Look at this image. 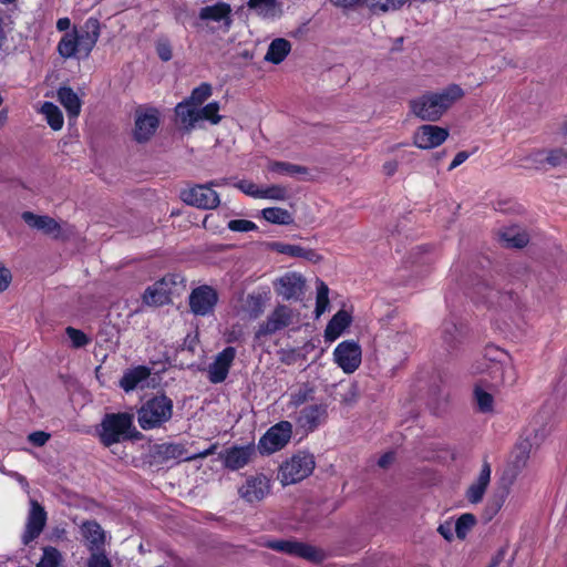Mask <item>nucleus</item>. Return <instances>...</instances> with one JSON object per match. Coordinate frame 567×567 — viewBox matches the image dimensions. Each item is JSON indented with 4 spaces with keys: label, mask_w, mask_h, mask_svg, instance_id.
Instances as JSON below:
<instances>
[{
    "label": "nucleus",
    "mask_w": 567,
    "mask_h": 567,
    "mask_svg": "<svg viewBox=\"0 0 567 567\" xmlns=\"http://www.w3.org/2000/svg\"><path fill=\"white\" fill-rule=\"evenodd\" d=\"M173 400L165 394L147 399L137 410V422L144 431L162 427L173 416Z\"/></svg>",
    "instance_id": "nucleus-4"
},
{
    "label": "nucleus",
    "mask_w": 567,
    "mask_h": 567,
    "mask_svg": "<svg viewBox=\"0 0 567 567\" xmlns=\"http://www.w3.org/2000/svg\"><path fill=\"white\" fill-rule=\"evenodd\" d=\"M291 50V44L284 38L275 39L268 48L265 60L274 64L281 63Z\"/></svg>",
    "instance_id": "nucleus-31"
},
{
    "label": "nucleus",
    "mask_w": 567,
    "mask_h": 567,
    "mask_svg": "<svg viewBox=\"0 0 567 567\" xmlns=\"http://www.w3.org/2000/svg\"><path fill=\"white\" fill-rule=\"evenodd\" d=\"M275 291L286 300H298L301 298L306 287L302 275L290 271L279 277L274 282Z\"/></svg>",
    "instance_id": "nucleus-12"
},
{
    "label": "nucleus",
    "mask_w": 567,
    "mask_h": 567,
    "mask_svg": "<svg viewBox=\"0 0 567 567\" xmlns=\"http://www.w3.org/2000/svg\"><path fill=\"white\" fill-rule=\"evenodd\" d=\"M334 361L346 372H354L361 363V348L354 341H343L333 352Z\"/></svg>",
    "instance_id": "nucleus-14"
},
{
    "label": "nucleus",
    "mask_w": 567,
    "mask_h": 567,
    "mask_svg": "<svg viewBox=\"0 0 567 567\" xmlns=\"http://www.w3.org/2000/svg\"><path fill=\"white\" fill-rule=\"evenodd\" d=\"M231 12L230 6L224 2H218L214 6H207L200 9L199 18L202 20L225 21L226 24L230 23L229 14Z\"/></svg>",
    "instance_id": "nucleus-30"
},
{
    "label": "nucleus",
    "mask_w": 567,
    "mask_h": 567,
    "mask_svg": "<svg viewBox=\"0 0 567 567\" xmlns=\"http://www.w3.org/2000/svg\"><path fill=\"white\" fill-rule=\"evenodd\" d=\"M41 113L45 116L48 124L52 130L59 131L63 126V115L60 109L52 102H44L41 106Z\"/></svg>",
    "instance_id": "nucleus-40"
},
{
    "label": "nucleus",
    "mask_w": 567,
    "mask_h": 567,
    "mask_svg": "<svg viewBox=\"0 0 567 567\" xmlns=\"http://www.w3.org/2000/svg\"><path fill=\"white\" fill-rule=\"evenodd\" d=\"M544 439V434H542L540 436L538 435V433L536 432L534 434L533 437H530L529 435L522 440L517 445H516V463L519 464H524L526 462V460L528 458L529 456V453H530V450L534 445L538 446L540 441Z\"/></svg>",
    "instance_id": "nucleus-42"
},
{
    "label": "nucleus",
    "mask_w": 567,
    "mask_h": 567,
    "mask_svg": "<svg viewBox=\"0 0 567 567\" xmlns=\"http://www.w3.org/2000/svg\"><path fill=\"white\" fill-rule=\"evenodd\" d=\"M219 104L217 102L208 103L206 106L198 109V122L207 120L212 124H217L220 121L218 115Z\"/></svg>",
    "instance_id": "nucleus-51"
},
{
    "label": "nucleus",
    "mask_w": 567,
    "mask_h": 567,
    "mask_svg": "<svg viewBox=\"0 0 567 567\" xmlns=\"http://www.w3.org/2000/svg\"><path fill=\"white\" fill-rule=\"evenodd\" d=\"M216 445H212L209 449L195 454V455H186V451L184 445L178 443H163L156 445L155 447V457L159 462H168L171 460H183V461H192L197 457H206L214 453Z\"/></svg>",
    "instance_id": "nucleus-16"
},
{
    "label": "nucleus",
    "mask_w": 567,
    "mask_h": 567,
    "mask_svg": "<svg viewBox=\"0 0 567 567\" xmlns=\"http://www.w3.org/2000/svg\"><path fill=\"white\" fill-rule=\"evenodd\" d=\"M546 163L553 167L567 163V153L561 148L546 151Z\"/></svg>",
    "instance_id": "nucleus-54"
},
{
    "label": "nucleus",
    "mask_w": 567,
    "mask_h": 567,
    "mask_svg": "<svg viewBox=\"0 0 567 567\" xmlns=\"http://www.w3.org/2000/svg\"><path fill=\"white\" fill-rule=\"evenodd\" d=\"M506 497L505 491H501L499 493H495L487 502L483 517L486 522L492 520V518L499 512L502 506L504 505Z\"/></svg>",
    "instance_id": "nucleus-44"
},
{
    "label": "nucleus",
    "mask_w": 567,
    "mask_h": 567,
    "mask_svg": "<svg viewBox=\"0 0 567 567\" xmlns=\"http://www.w3.org/2000/svg\"><path fill=\"white\" fill-rule=\"evenodd\" d=\"M468 156H470V154L465 151L458 152L455 155L452 163L450 164L449 171H452V169L456 168L457 166H460L461 164H463L468 158Z\"/></svg>",
    "instance_id": "nucleus-62"
},
{
    "label": "nucleus",
    "mask_w": 567,
    "mask_h": 567,
    "mask_svg": "<svg viewBox=\"0 0 567 567\" xmlns=\"http://www.w3.org/2000/svg\"><path fill=\"white\" fill-rule=\"evenodd\" d=\"M276 0H250V9L258 11L259 14L265 17H272L275 14Z\"/></svg>",
    "instance_id": "nucleus-52"
},
{
    "label": "nucleus",
    "mask_w": 567,
    "mask_h": 567,
    "mask_svg": "<svg viewBox=\"0 0 567 567\" xmlns=\"http://www.w3.org/2000/svg\"><path fill=\"white\" fill-rule=\"evenodd\" d=\"M157 54L163 61H169L173 56L172 49L168 42H159L156 47Z\"/></svg>",
    "instance_id": "nucleus-58"
},
{
    "label": "nucleus",
    "mask_w": 567,
    "mask_h": 567,
    "mask_svg": "<svg viewBox=\"0 0 567 567\" xmlns=\"http://www.w3.org/2000/svg\"><path fill=\"white\" fill-rule=\"evenodd\" d=\"M182 199L192 206L213 209L219 205L218 194L208 185H196L182 192Z\"/></svg>",
    "instance_id": "nucleus-11"
},
{
    "label": "nucleus",
    "mask_w": 567,
    "mask_h": 567,
    "mask_svg": "<svg viewBox=\"0 0 567 567\" xmlns=\"http://www.w3.org/2000/svg\"><path fill=\"white\" fill-rule=\"evenodd\" d=\"M295 313L293 310L286 306L279 305L268 316L267 320L260 326L256 333V337L272 334L280 331L293 323Z\"/></svg>",
    "instance_id": "nucleus-13"
},
{
    "label": "nucleus",
    "mask_w": 567,
    "mask_h": 567,
    "mask_svg": "<svg viewBox=\"0 0 567 567\" xmlns=\"http://www.w3.org/2000/svg\"><path fill=\"white\" fill-rule=\"evenodd\" d=\"M86 567H112L111 560L104 550L91 553Z\"/></svg>",
    "instance_id": "nucleus-55"
},
{
    "label": "nucleus",
    "mask_w": 567,
    "mask_h": 567,
    "mask_svg": "<svg viewBox=\"0 0 567 567\" xmlns=\"http://www.w3.org/2000/svg\"><path fill=\"white\" fill-rule=\"evenodd\" d=\"M60 563V551L56 548L49 546L43 549V555L37 567H59Z\"/></svg>",
    "instance_id": "nucleus-50"
},
{
    "label": "nucleus",
    "mask_w": 567,
    "mask_h": 567,
    "mask_svg": "<svg viewBox=\"0 0 567 567\" xmlns=\"http://www.w3.org/2000/svg\"><path fill=\"white\" fill-rule=\"evenodd\" d=\"M329 306V288L319 280L317 286L316 316L320 317Z\"/></svg>",
    "instance_id": "nucleus-47"
},
{
    "label": "nucleus",
    "mask_w": 567,
    "mask_h": 567,
    "mask_svg": "<svg viewBox=\"0 0 567 567\" xmlns=\"http://www.w3.org/2000/svg\"><path fill=\"white\" fill-rule=\"evenodd\" d=\"M474 290L489 307L512 310L517 306L518 297L512 290L502 291L485 281L478 282Z\"/></svg>",
    "instance_id": "nucleus-9"
},
{
    "label": "nucleus",
    "mask_w": 567,
    "mask_h": 567,
    "mask_svg": "<svg viewBox=\"0 0 567 567\" xmlns=\"http://www.w3.org/2000/svg\"><path fill=\"white\" fill-rule=\"evenodd\" d=\"M270 295L271 291L269 287H262L260 290L254 292V295H250V301L254 302V308L250 309V312L258 316L262 311L265 305L270 300Z\"/></svg>",
    "instance_id": "nucleus-48"
},
{
    "label": "nucleus",
    "mask_w": 567,
    "mask_h": 567,
    "mask_svg": "<svg viewBox=\"0 0 567 567\" xmlns=\"http://www.w3.org/2000/svg\"><path fill=\"white\" fill-rule=\"evenodd\" d=\"M164 282H155L147 287L143 293V302L151 307H159L172 301V290L163 289Z\"/></svg>",
    "instance_id": "nucleus-26"
},
{
    "label": "nucleus",
    "mask_w": 567,
    "mask_h": 567,
    "mask_svg": "<svg viewBox=\"0 0 567 567\" xmlns=\"http://www.w3.org/2000/svg\"><path fill=\"white\" fill-rule=\"evenodd\" d=\"M266 249L284 254L293 258H302L312 264H318L322 260V256L315 249L303 248L299 245H290L281 241H269L264 244Z\"/></svg>",
    "instance_id": "nucleus-19"
},
{
    "label": "nucleus",
    "mask_w": 567,
    "mask_h": 567,
    "mask_svg": "<svg viewBox=\"0 0 567 567\" xmlns=\"http://www.w3.org/2000/svg\"><path fill=\"white\" fill-rule=\"evenodd\" d=\"M58 100L65 107L70 117H76L81 112V101L78 94L69 86L58 90Z\"/></svg>",
    "instance_id": "nucleus-28"
},
{
    "label": "nucleus",
    "mask_w": 567,
    "mask_h": 567,
    "mask_svg": "<svg viewBox=\"0 0 567 567\" xmlns=\"http://www.w3.org/2000/svg\"><path fill=\"white\" fill-rule=\"evenodd\" d=\"M188 302L190 311L195 316L205 317L214 312L218 302V293L213 287L203 285L192 290Z\"/></svg>",
    "instance_id": "nucleus-10"
},
{
    "label": "nucleus",
    "mask_w": 567,
    "mask_h": 567,
    "mask_svg": "<svg viewBox=\"0 0 567 567\" xmlns=\"http://www.w3.org/2000/svg\"><path fill=\"white\" fill-rule=\"evenodd\" d=\"M66 336L70 338L74 348H83L90 343V338L81 330L73 327L65 329Z\"/></svg>",
    "instance_id": "nucleus-53"
},
{
    "label": "nucleus",
    "mask_w": 567,
    "mask_h": 567,
    "mask_svg": "<svg viewBox=\"0 0 567 567\" xmlns=\"http://www.w3.org/2000/svg\"><path fill=\"white\" fill-rule=\"evenodd\" d=\"M58 51L61 56L69 59L79 53V43L76 41V31L65 33L58 44Z\"/></svg>",
    "instance_id": "nucleus-41"
},
{
    "label": "nucleus",
    "mask_w": 567,
    "mask_h": 567,
    "mask_svg": "<svg viewBox=\"0 0 567 567\" xmlns=\"http://www.w3.org/2000/svg\"><path fill=\"white\" fill-rule=\"evenodd\" d=\"M236 355V350L233 347H227L217 354L213 363L208 368V378L213 383L223 382L228 374L229 367Z\"/></svg>",
    "instance_id": "nucleus-21"
},
{
    "label": "nucleus",
    "mask_w": 567,
    "mask_h": 567,
    "mask_svg": "<svg viewBox=\"0 0 567 567\" xmlns=\"http://www.w3.org/2000/svg\"><path fill=\"white\" fill-rule=\"evenodd\" d=\"M491 481V465L487 461L483 462L481 472L476 481L468 487L466 492L467 501L477 504L483 499L486 488Z\"/></svg>",
    "instance_id": "nucleus-24"
},
{
    "label": "nucleus",
    "mask_w": 567,
    "mask_h": 567,
    "mask_svg": "<svg viewBox=\"0 0 567 567\" xmlns=\"http://www.w3.org/2000/svg\"><path fill=\"white\" fill-rule=\"evenodd\" d=\"M489 385L480 381L474 388V401L480 412L491 413L494 411V395L487 391Z\"/></svg>",
    "instance_id": "nucleus-32"
},
{
    "label": "nucleus",
    "mask_w": 567,
    "mask_h": 567,
    "mask_svg": "<svg viewBox=\"0 0 567 567\" xmlns=\"http://www.w3.org/2000/svg\"><path fill=\"white\" fill-rule=\"evenodd\" d=\"M336 6L343 7V8H352L355 6H359L361 3L367 4V0H330Z\"/></svg>",
    "instance_id": "nucleus-63"
},
{
    "label": "nucleus",
    "mask_w": 567,
    "mask_h": 567,
    "mask_svg": "<svg viewBox=\"0 0 567 567\" xmlns=\"http://www.w3.org/2000/svg\"><path fill=\"white\" fill-rule=\"evenodd\" d=\"M292 425L288 421H281L271 426L259 440L258 451L260 454H271L284 449L290 441Z\"/></svg>",
    "instance_id": "nucleus-7"
},
{
    "label": "nucleus",
    "mask_w": 567,
    "mask_h": 567,
    "mask_svg": "<svg viewBox=\"0 0 567 567\" xmlns=\"http://www.w3.org/2000/svg\"><path fill=\"white\" fill-rule=\"evenodd\" d=\"M316 386L309 382L302 383L290 395V403L295 406L302 405L315 399Z\"/></svg>",
    "instance_id": "nucleus-43"
},
{
    "label": "nucleus",
    "mask_w": 567,
    "mask_h": 567,
    "mask_svg": "<svg viewBox=\"0 0 567 567\" xmlns=\"http://www.w3.org/2000/svg\"><path fill=\"white\" fill-rule=\"evenodd\" d=\"M10 281H11L10 271L4 267H0V292L8 288Z\"/></svg>",
    "instance_id": "nucleus-60"
},
{
    "label": "nucleus",
    "mask_w": 567,
    "mask_h": 567,
    "mask_svg": "<svg viewBox=\"0 0 567 567\" xmlns=\"http://www.w3.org/2000/svg\"><path fill=\"white\" fill-rule=\"evenodd\" d=\"M270 493V478L264 474H257L250 481V502L261 501Z\"/></svg>",
    "instance_id": "nucleus-36"
},
{
    "label": "nucleus",
    "mask_w": 567,
    "mask_h": 567,
    "mask_svg": "<svg viewBox=\"0 0 567 567\" xmlns=\"http://www.w3.org/2000/svg\"><path fill=\"white\" fill-rule=\"evenodd\" d=\"M526 161L530 162L532 167L538 169L542 168L546 163V151L539 150L526 157Z\"/></svg>",
    "instance_id": "nucleus-56"
},
{
    "label": "nucleus",
    "mask_w": 567,
    "mask_h": 567,
    "mask_svg": "<svg viewBox=\"0 0 567 567\" xmlns=\"http://www.w3.org/2000/svg\"><path fill=\"white\" fill-rule=\"evenodd\" d=\"M447 137L449 131L446 128L425 124L414 133L413 141L419 148L430 150L440 146Z\"/></svg>",
    "instance_id": "nucleus-17"
},
{
    "label": "nucleus",
    "mask_w": 567,
    "mask_h": 567,
    "mask_svg": "<svg viewBox=\"0 0 567 567\" xmlns=\"http://www.w3.org/2000/svg\"><path fill=\"white\" fill-rule=\"evenodd\" d=\"M408 0H367V7L373 13L388 12L401 8Z\"/></svg>",
    "instance_id": "nucleus-45"
},
{
    "label": "nucleus",
    "mask_w": 567,
    "mask_h": 567,
    "mask_svg": "<svg viewBox=\"0 0 567 567\" xmlns=\"http://www.w3.org/2000/svg\"><path fill=\"white\" fill-rule=\"evenodd\" d=\"M228 228L234 231H248V220L233 219L228 223Z\"/></svg>",
    "instance_id": "nucleus-59"
},
{
    "label": "nucleus",
    "mask_w": 567,
    "mask_h": 567,
    "mask_svg": "<svg viewBox=\"0 0 567 567\" xmlns=\"http://www.w3.org/2000/svg\"><path fill=\"white\" fill-rule=\"evenodd\" d=\"M315 466L316 462L312 454L298 452L281 464L278 478L282 485L295 484L308 477Z\"/></svg>",
    "instance_id": "nucleus-5"
},
{
    "label": "nucleus",
    "mask_w": 567,
    "mask_h": 567,
    "mask_svg": "<svg viewBox=\"0 0 567 567\" xmlns=\"http://www.w3.org/2000/svg\"><path fill=\"white\" fill-rule=\"evenodd\" d=\"M250 196L256 198L285 200L288 197V190L281 185H271L262 188L250 184Z\"/></svg>",
    "instance_id": "nucleus-33"
},
{
    "label": "nucleus",
    "mask_w": 567,
    "mask_h": 567,
    "mask_svg": "<svg viewBox=\"0 0 567 567\" xmlns=\"http://www.w3.org/2000/svg\"><path fill=\"white\" fill-rule=\"evenodd\" d=\"M50 436L44 431H35L28 435V441L34 446H43L50 440Z\"/></svg>",
    "instance_id": "nucleus-57"
},
{
    "label": "nucleus",
    "mask_w": 567,
    "mask_h": 567,
    "mask_svg": "<svg viewBox=\"0 0 567 567\" xmlns=\"http://www.w3.org/2000/svg\"><path fill=\"white\" fill-rule=\"evenodd\" d=\"M443 347L447 352L458 349L465 337V327L454 319H445L441 327Z\"/></svg>",
    "instance_id": "nucleus-20"
},
{
    "label": "nucleus",
    "mask_w": 567,
    "mask_h": 567,
    "mask_svg": "<svg viewBox=\"0 0 567 567\" xmlns=\"http://www.w3.org/2000/svg\"><path fill=\"white\" fill-rule=\"evenodd\" d=\"M352 319L348 311L339 310L327 324L324 337L327 340L337 339L350 326Z\"/></svg>",
    "instance_id": "nucleus-27"
},
{
    "label": "nucleus",
    "mask_w": 567,
    "mask_h": 567,
    "mask_svg": "<svg viewBox=\"0 0 567 567\" xmlns=\"http://www.w3.org/2000/svg\"><path fill=\"white\" fill-rule=\"evenodd\" d=\"M463 96L464 91L460 85L450 84L440 92H426L412 100L411 112L422 121L435 122Z\"/></svg>",
    "instance_id": "nucleus-1"
},
{
    "label": "nucleus",
    "mask_w": 567,
    "mask_h": 567,
    "mask_svg": "<svg viewBox=\"0 0 567 567\" xmlns=\"http://www.w3.org/2000/svg\"><path fill=\"white\" fill-rule=\"evenodd\" d=\"M499 238L507 247L523 248L528 243V235L518 227H511L499 233Z\"/></svg>",
    "instance_id": "nucleus-35"
},
{
    "label": "nucleus",
    "mask_w": 567,
    "mask_h": 567,
    "mask_svg": "<svg viewBox=\"0 0 567 567\" xmlns=\"http://www.w3.org/2000/svg\"><path fill=\"white\" fill-rule=\"evenodd\" d=\"M476 517L471 513L461 515L455 523V533L460 539H464L467 533L475 526Z\"/></svg>",
    "instance_id": "nucleus-46"
},
{
    "label": "nucleus",
    "mask_w": 567,
    "mask_h": 567,
    "mask_svg": "<svg viewBox=\"0 0 567 567\" xmlns=\"http://www.w3.org/2000/svg\"><path fill=\"white\" fill-rule=\"evenodd\" d=\"M159 125V113L155 107L138 106L134 114L133 138L145 143L152 138Z\"/></svg>",
    "instance_id": "nucleus-6"
},
{
    "label": "nucleus",
    "mask_w": 567,
    "mask_h": 567,
    "mask_svg": "<svg viewBox=\"0 0 567 567\" xmlns=\"http://www.w3.org/2000/svg\"><path fill=\"white\" fill-rule=\"evenodd\" d=\"M327 405L323 403L311 404L302 408L297 416L296 423L305 432L315 431L327 419Z\"/></svg>",
    "instance_id": "nucleus-18"
},
{
    "label": "nucleus",
    "mask_w": 567,
    "mask_h": 567,
    "mask_svg": "<svg viewBox=\"0 0 567 567\" xmlns=\"http://www.w3.org/2000/svg\"><path fill=\"white\" fill-rule=\"evenodd\" d=\"M23 221L33 229H37L44 235L58 238L61 233L59 223L48 215H37L32 212H23L21 214Z\"/></svg>",
    "instance_id": "nucleus-22"
},
{
    "label": "nucleus",
    "mask_w": 567,
    "mask_h": 567,
    "mask_svg": "<svg viewBox=\"0 0 567 567\" xmlns=\"http://www.w3.org/2000/svg\"><path fill=\"white\" fill-rule=\"evenodd\" d=\"M81 530L83 537L87 542V548L91 553L104 550L105 533L97 522H84L81 526Z\"/></svg>",
    "instance_id": "nucleus-23"
},
{
    "label": "nucleus",
    "mask_w": 567,
    "mask_h": 567,
    "mask_svg": "<svg viewBox=\"0 0 567 567\" xmlns=\"http://www.w3.org/2000/svg\"><path fill=\"white\" fill-rule=\"evenodd\" d=\"M261 216L265 220L275 225H291L295 221L292 214L280 207L264 208Z\"/></svg>",
    "instance_id": "nucleus-34"
},
{
    "label": "nucleus",
    "mask_w": 567,
    "mask_h": 567,
    "mask_svg": "<svg viewBox=\"0 0 567 567\" xmlns=\"http://www.w3.org/2000/svg\"><path fill=\"white\" fill-rule=\"evenodd\" d=\"M175 113L187 131L193 130L198 122V109L186 100L176 105Z\"/></svg>",
    "instance_id": "nucleus-29"
},
{
    "label": "nucleus",
    "mask_w": 567,
    "mask_h": 567,
    "mask_svg": "<svg viewBox=\"0 0 567 567\" xmlns=\"http://www.w3.org/2000/svg\"><path fill=\"white\" fill-rule=\"evenodd\" d=\"M47 524V512L37 501L30 502L25 530L22 535L23 545H29L40 536Z\"/></svg>",
    "instance_id": "nucleus-15"
},
{
    "label": "nucleus",
    "mask_w": 567,
    "mask_h": 567,
    "mask_svg": "<svg viewBox=\"0 0 567 567\" xmlns=\"http://www.w3.org/2000/svg\"><path fill=\"white\" fill-rule=\"evenodd\" d=\"M248 463V447H233L227 450L225 465L230 470H239Z\"/></svg>",
    "instance_id": "nucleus-37"
},
{
    "label": "nucleus",
    "mask_w": 567,
    "mask_h": 567,
    "mask_svg": "<svg viewBox=\"0 0 567 567\" xmlns=\"http://www.w3.org/2000/svg\"><path fill=\"white\" fill-rule=\"evenodd\" d=\"M151 375V369L145 365H138L134 369L127 370L124 372L123 377L120 380V386L125 392H131L138 386H142V383L145 382Z\"/></svg>",
    "instance_id": "nucleus-25"
},
{
    "label": "nucleus",
    "mask_w": 567,
    "mask_h": 567,
    "mask_svg": "<svg viewBox=\"0 0 567 567\" xmlns=\"http://www.w3.org/2000/svg\"><path fill=\"white\" fill-rule=\"evenodd\" d=\"M269 171L287 176L308 175L309 169L306 166L292 164L289 162H270Z\"/></svg>",
    "instance_id": "nucleus-38"
},
{
    "label": "nucleus",
    "mask_w": 567,
    "mask_h": 567,
    "mask_svg": "<svg viewBox=\"0 0 567 567\" xmlns=\"http://www.w3.org/2000/svg\"><path fill=\"white\" fill-rule=\"evenodd\" d=\"M100 442L110 447L122 441L135 439L140 432L133 425V415L130 413H106L96 426Z\"/></svg>",
    "instance_id": "nucleus-3"
},
{
    "label": "nucleus",
    "mask_w": 567,
    "mask_h": 567,
    "mask_svg": "<svg viewBox=\"0 0 567 567\" xmlns=\"http://www.w3.org/2000/svg\"><path fill=\"white\" fill-rule=\"evenodd\" d=\"M437 532L446 539L452 540L453 538V530L451 524H441L437 528Z\"/></svg>",
    "instance_id": "nucleus-64"
},
{
    "label": "nucleus",
    "mask_w": 567,
    "mask_h": 567,
    "mask_svg": "<svg viewBox=\"0 0 567 567\" xmlns=\"http://www.w3.org/2000/svg\"><path fill=\"white\" fill-rule=\"evenodd\" d=\"M93 27L94 29L92 31H84L82 33L76 32L79 53H83L84 56L90 54L100 35L96 22L93 24Z\"/></svg>",
    "instance_id": "nucleus-39"
},
{
    "label": "nucleus",
    "mask_w": 567,
    "mask_h": 567,
    "mask_svg": "<svg viewBox=\"0 0 567 567\" xmlns=\"http://www.w3.org/2000/svg\"><path fill=\"white\" fill-rule=\"evenodd\" d=\"M212 95V86L208 83H202L192 91L187 102L198 107Z\"/></svg>",
    "instance_id": "nucleus-49"
},
{
    "label": "nucleus",
    "mask_w": 567,
    "mask_h": 567,
    "mask_svg": "<svg viewBox=\"0 0 567 567\" xmlns=\"http://www.w3.org/2000/svg\"><path fill=\"white\" fill-rule=\"evenodd\" d=\"M177 279H179V277L176 275H167L164 276L162 279L157 280L156 282H164L163 289L173 291V286L177 284Z\"/></svg>",
    "instance_id": "nucleus-61"
},
{
    "label": "nucleus",
    "mask_w": 567,
    "mask_h": 567,
    "mask_svg": "<svg viewBox=\"0 0 567 567\" xmlns=\"http://www.w3.org/2000/svg\"><path fill=\"white\" fill-rule=\"evenodd\" d=\"M266 547L285 553L290 556L300 557L312 563H319L323 559V553L316 547L302 542L292 539H278L269 540L265 544Z\"/></svg>",
    "instance_id": "nucleus-8"
},
{
    "label": "nucleus",
    "mask_w": 567,
    "mask_h": 567,
    "mask_svg": "<svg viewBox=\"0 0 567 567\" xmlns=\"http://www.w3.org/2000/svg\"><path fill=\"white\" fill-rule=\"evenodd\" d=\"M475 372L485 373L488 379L482 380L491 388L501 385H513L517 380L514 365L507 360V354L499 349H487V352L475 368Z\"/></svg>",
    "instance_id": "nucleus-2"
}]
</instances>
